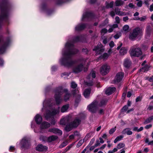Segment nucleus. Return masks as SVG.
Listing matches in <instances>:
<instances>
[{
    "label": "nucleus",
    "mask_w": 153,
    "mask_h": 153,
    "mask_svg": "<svg viewBox=\"0 0 153 153\" xmlns=\"http://www.w3.org/2000/svg\"><path fill=\"white\" fill-rule=\"evenodd\" d=\"M110 69V66L107 64L102 65L100 69V73L102 75H106L109 72Z\"/></svg>",
    "instance_id": "nucleus-10"
},
{
    "label": "nucleus",
    "mask_w": 153,
    "mask_h": 153,
    "mask_svg": "<svg viewBox=\"0 0 153 153\" xmlns=\"http://www.w3.org/2000/svg\"><path fill=\"white\" fill-rule=\"evenodd\" d=\"M146 19L145 17H143L141 18H139L138 17H135L134 18V19L135 20H140V21H144Z\"/></svg>",
    "instance_id": "nucleus-41"
},
{
    "label": "nucleus",
    "mask_w": 153,
    "mask_h": 153,
    "mask_svg": "<svg viewBox=\"0 0 153 153\" xmlns=\"http://www.w3.org/2000/svg\"><path fill=\"white\" fill-rule=\"evenodd\" d=\"M152 126V124H149L148 125H147L145 127V128L146 129H148L151 128Z\"/></svg>",
    "instance_id": "nucleus-59"
},
{
    "label": "nucleus",
    "mask_w": 153,
    "mask_h": 153,
    "mask_svg": "<svg viewBox=\"0 0 153 153\" xmlns=\"http://www.w3.org/2000/svg\"><path fill=\"white\" fill-rule=\"evenodd\" d=\"M50 126V124L49 123L47 122H44L41 125L40 128L41 129H46L49 127Z\"/></svg>",
    "instance_id": "nucleus-20"
},
{
    "label": "nucleus",
    "mask_w": 153,
    "mask_h": 153,
    "mask_svg": "<svg viewBox=\"0 0 153 153\" xmlns=\"http://www.w3.org/2000/svg\"><path fill=\"white\" fill-rule=\"evenodd\" d=\"M131 64V62L130 59H126L124 61V65L126 68H129Z\"/></svg>",
    "instance_id": "nucleus-24"
},
{
    "label": "nucleus",
    "mask_w": 153,
    "mask_h": 153,
    "mask_svg": "<svg viewBox=\"0 0 153 153\" xmlns=\"http://www.w3.org/2000/svg\"><path fill=\"white\" fill-rule=\"evenodd\" d=\"M118 150L117 148H114L113 150H110L108 152V153H114L117 152Z\"/></svg>",
    "instance_id": "nucleus-48"
},
{
    "label": "nucleus",
    "mask_w": 153,
    "mask_h": 153,
    "mask_svg": "<svg viewBox=\"0 0 153 153\" xmlns=\"http://www.w3.org/2000/svg\"><path fill=\"white\" fill-rule=\"evenodd\" d=\"M49 132H52L55 134H57L59 135L62 134V131L56 128H50L48 129Z\"/></svg>",
    "instance_id": "nucleus-15"
},
{
    "label": "nucleus",
    "mask_w": 153,
    "mask_h": 153,
    "mask_svg": "<svg viewBox=\"0 0 153 153\" xmlns=\"http://www.w3.org/2000/svg\"><path fill=\"white\" fill-rule=\"evenodd\" d=\"M72 94L76 97H77L78 100H79L81 97V95L79 93L78 90L76 89L72 91Z\"/></svg>",
    "instance_id": "nucleus-23"
},
{
    "label": "nucleus",
    "mask_w": 153,
    "mask_h": 153,
    "mask_svg": "<svg viewBox=\"0 0 153 153\" xmlns=\"http://www.w3.org/2000/svg\"><path fill=\"white\" fill-rule=\"evenodd\" d=\"M86 25L84 24H79L78 25L75 27V30L76 31H80L84 29L86 27Z\"/></svg>",
    "instance_id": "nucleus-18"
},
{
    "label": "nucleus",
    "mask_w": 153,
    "mask_h": 153,
    "mask_svg": "<svg viewBox=\"0 0 153 153\" xmlns=\"http://www.w3.org/2000/svg\"><path fill=\"white\" fill-rule=\"evenodd\" d=\"M142 1H140L137 3V5L139 7H140L142 6Z\"/></svg>",
    "instance_id": "nucleus-54"
},
{
    "label": "nucleus",
    "mask_w": 153,
    "mask_h": 153,
    "mask_svg": "<svg viewBox=\"0 0 153 153\" xmlns=\"http://www.w3.org/2000/svg\"><path fill=\"white\" fill-rule=\"evenodd\" d=\"M92 136V133L91 132H90L87 134L86 137H87L88 138H90Z\"/></svg>",
    "instance_id": "nucleus-61"
},
{
    "label": "nucleus",
    "mask_w": 153,
    "mask_h": 153,
    "mask_svg": "<svg viewBox=\"0 0 153 153\" xmlns=\"http://www.w3.org/2000/svg\"><path fill=\"white\" fill-rule=\"evenodd\" d=\"M48 148L46 146L42 145H39L36 148V150L39 151H42L47 150Z\"/></svg>",
    "instance_id": "nucleus-22"
},
{
    "label": "nucleus",
    "mask_w": 153,
    "mask_h": 153,
    "mask_svg": "<svg viewBox=\"0 0 153 153\" xmlns=\"http://www.w3.org/2000/svg\"><path fill=\"white\" fill-rule=\"evenodd\" d=\"M108 19H105L104 22L102 24L99 25L100 27L101 28L105 26V25L108 23Z\"/></svg>",
    "instance_id": "nucleus-40"
},
{
    "label": "nucleus",
    "mask_w": 153,
    "mask_h": 153,
    "mask_svg": "<svg viewBox=\"0 0 153 153\" xmlns=\"http://www.w3.org/2000/svg\"><path fill=\"white\" fill-rule=\"evenodd\" d=\"M20 145L22 148H27L30 146L29 139L26 137L23 138L20 142Z\"/></svg>",
    "instance_id": "nucleus-9"
},
{
    "label": "nucleus",
    "mask_w": 153,
    "mask_h": 153,
    "mask_svg": "<svg viewBox=\"0 0 153 153\" xmlns=\"http://www.w3.org/2000/svg\"><path fill=\"white\" fill-rule=\"evenodd\" d=\"M68 143V140H66L64 142H63L59 146V148H62L66 146Z\"/></svg>",
    "instance_id": "nucleus-35"
},
{
    "label": "nucleus",
    "mask_w": 153,
    "mask_h": 153,
    "mask_svg": "<svg viewBox=\"0 0 153 153\" xmlns=\"http://www.w3.org/2000/svg\"><path fill=\"white\" fill-rule=\"evenodd\" d=\"M34 119L36 123L40 124L42 121V118L41 116L39 114H37L34 117Z\"/></svg>",
    "instance_id": "nucleus-17"
},
{
    "label": "nucleus",
    "mask_w": 153,
    "mask_h": 153,
    "mask_svg": "<svg viewBox=\"0 0 153 153\" xmlns=\"http://www.w3.org/2000/svg\"><path fill=\"white\" fill-rule=\"evenodd\" d=\"M143 35L142 30L139 27H137L133 29L130 32L129 36L130 39L132 40H134L136 39Z\"/></svg>",
    "instance_id": "nucleus-6"
},
{
    "label": "nucleus",
    "mask_w": 153,
    "mask_h": 153,
    "mask_svg": "<svg viewBox=\"0 0 153 153\" xmlns=\"http://www.w3.org/2000/svg\"><path fill=\"white\" fill-rule=\"evenodd\" d=\"M99 0H90L89 1V3L90 4H94L96 1H98Z\"/></svg>",
    "instance_id": "nucleus-60"
},
{
    "label": "nucleus",
    "mask_w": 153,
    "mask_h": 153,
    "mask_svg": "<svg viewBox=\"0 0 153 153\" xmlns=\"http://www.w3.org/2000/svg\"><path fill=\"white\" fill-rule=\"evenodd\" d=\"M48 137H46V136H41L40 138L39 139L40 140H42L43 141H48Z\"/></svg>",
    "instance_id": "nucleus-39"
},
{
    "label": "nucleus",
    "mask_w": 153,
    "mask_h": 153,
    "mask_svg": "<svg viewBox=\"0 0 153 153\" xmlns=\"http://www.w3.org/2000/svg\"><path fill=\"white\" fill-rule=\"evenodd\" d=\"M80 37L77 36L71 41L69 40L66 43L65 46V49L62 51V54L63 58L60 60V63L65 66H71L76 63L79 64L74 66L73 68V71L76 73H78L84 69L85 71H86L88 68H84V65L85 60L81 58L77 61H73L71 59V57L73 55L77 53L78 51L74 48V42L80 41Z\"/></svg>",
    "instance_id": "nucleus-1"
},
{
    "label": "nucleus",
    "mask_w": 153,
    "mask_h": 153,
    "mask_svg": "<svg viewBox=\"0 0 153 153\" xmlns=\"http://www.w3.org/2000/svg\"><path fill=\"white\" fill-rule=\"evenodd\" d=\"M125 146V144L123 143H119L117 146V148L118 149H120L122 148H123Z\"/></svg>",
    "instance_id": "nucleus-38"
},
{
    "label": "nucleus",
    "mask_w": 153,
    "mask_h": 153,
    "mask_svg": "<svg viewBox=\"0 0 153 153\" xmlns=\"http://www.w3.org/2000/svg\"><path fill=\"white\" fill-rule=\"evenodd\" d=\"M91 91V90L90 89H86L85 90L83 94L85 98H87L89 97Z\"/></svg>",
    "instance_id": "nucleus-27"
},
{
    "label": "nucleus",
    "mask_w": 153,
    "mask_h": 153,
    "mask_svg": "<svg viewBox=\"0 0 153 153\" xmlns=\"http://www.w3.org/2000/svg\"><path fill=\"white\" fill-rule=\"evenodd\" d=\"M69 76V74L67 73H64L61 74V76L65 78Z\"/></svg>",
    "instance_id": "nucleus-49"
},
{
    "label": "nucleus",
    "mask_w": 153,
    "mask_h": 153,
    "mask_svg": "<svg viewBox=\"0 0 153 153\" xmlns=\"http://www.w3.org/2000/svg\"><path fill=\"white\" fill-rule=\"evenodd\" d=\"M51 104V101L46 100H45L43 103V108L42 110L43 111L44 110H46L44 115L47 120L53 117L54 115L58 113L59 111V107L58 109H55Z\"/></svg>",
    "instance_id": "nucleus-2"
},
{
    "label": "nucleus",
    "mask_w": 153,
    "mask_h": 153,
    "mask_svg": "<svg viewBox=\"0 0 153 153\" xmlns=\"http://www.w3.org/2000/svg\"><path fill=\"white\" fill-rule=\"evenodd\" d=\"M152 120H151L150 117L147 119L145 121V123L146 124L148 123L151 122Z\"/></svg>",
    "instance_id": "nucleus-52"
},
{
    "label": "nucleus",
    "mask_w": 153,
    "mask_h": 153,
    "mask_svg": "<svg viewBox=\"0 0 153 153\" xmlns=\"http://www.w3.org/2000/svg\"><path fill=\"white\" fill-rule=\"evenodd\" d=\"M123 137V136L122 135L117 136L114 140V143H117L118 141L120 140Z\"/></svg>",
    "instance_id": "nucleus-37"
},
{
    "label": "nucleus",
    "mask_w": 153,
    "mask_h": 153,
    "mask_svg": "<svg viewBox=\"0 0 153 153\" xmlns=\"http://www.w3.org/2000/svg\"><path fill=\"white\" fill-rule=\"evenodd\" d=\"M94 141L95 139L94 138H93L91 140L89 143L88 145V147H89L91 145L94 143Z\"/></svg>",
    "instance_id": "nucleus-53"
},
{
    "label": "nucleus",
    "mask_w": 153,
    "mask_h": 153,
    "mask_svg": "<svg viewBox=\"0 0 153 153\" xmlns=\"http://www.w3.org/2000/svg\"><path fill=\"white\" fill-rule=\"evenodd\" d=\"M107 102V100L106 99L102 100L101 101L100 103L98 104L97 101L95 100L88 106V109L89 111L92 113H95L98 109L99 106H102L105 105Z\"/></svg>",
    "instance_id": "nucleus-5"
},
{
    "label": "nucleus",
    "mask_w": 153,
    "mask_h": 153,
    "mask_svg": "<svg viewBox=\"0 0 153 153\" xmlns=\"http://www.w3.org/2000/svg\"><path fill=\"white\" fill-rule=\"evenodd\" d=\"M63 93L65 94L64 100L66 101L69 100L70 97V94L68 93V90L67 89H63L62 87H60L57 88L55 90V98L57 104H59L62 102V99L61 96L63 94Z\"/></svg>",
    "instance_id": "nucleus-3"
},
{
    "label": "nucleus",
    "mask_w": 153,
    "mask_h": 153,
    "mask_svg": "<svg viewBox=\"0 0 153 153\" xmlns=\"http://www.w3.org/2000/svg\"><path fill=\"white\" fill-rule=\"evenodd\" d=\"M145 142L146 143H147L148 145H153V140L149 142V140L148 138H146V139Z\"/></svg>",
    "instance_id": "nucleus-42"
},
{
    "label": "nucleus",
    "mask_w": 153,
    "mask_h": 153,
    "mask_svg": "<svg viewBox=\"0 0 153 153\" xmlns=\"http://www.w3.org/2000/svg\"><path fill=\"white\" fill-rule=\"evenodd\" d=\"M114 42L112 41L109 44V45L111 48H113L114 46Z\"/></svg>",
    "instance_id": "nucleus-56"
},
{
    "label": "nucleus",
    "mask_w": 153,
    "mask_h": 153,
    "mask_svg": "<svg viewBox=\"0 0 153 153\" xmlns=\"http://www.w3.org/2000/svg\"><path fill=\"white\" fill-rule=\"evenodd\" d=\"M72 146L73 145L71 144L67 146L65 149L64 150L63 152V153L66 152L68 151L71 148Z\"/></svg>",
    "instance_id": "nucleus-43"
},
{
    "label": "nucleus",
    "mask_w": 153,
    "mask_h": 153,
    "mask_svg": "<svg viewBox=\"0 0 153 153\" xmlns=\"http://www.w3.org/2000/svg\"><path fill=\"white\" fill-rule=\"evenodd\" d=\"M93 15L92 13L88 12L83 13L82 20L83 21L89 20L92 18Z\"/></svg>",
    "instance_id": "nucleus-14"
},
{
    "label": "nucleus",
    "mask_w": 153,
    "mask_h": 153,
    "mask_svg": "<svg viewBox=\"0 0 153 153\" xmlns=\"http://www.w3.org/2000/svg\"><path fill=\"white\" fill-rule=\"evenodd\" d=\"M15 149V148L14 146H11L9 148V150L10 151H12Z\"/></svg>",
    "instance_id": "nucleus-63"
},
{
    "label": "nucleus",
    "mask_w": 153,
    "mask_h": 153,
    "mask_svg": "<svg viewBox=\"0 0 153 153\" xmlns=\"http://www.w3.org/2000/svg\"><path fill=\"white\" fill-rule=\"evenodd\" d=\"M124 76V74L122 72H119L117 73L114 80V84H117L120 82Z\"/></svg>",
    "instance_id": "nucleus-12"
},
{
    "label": "nucleus",
    "mask_w": 153,
    "mask_h": 153,
    "mask_svg": "<svg viewBox=\"0 0 153 153\" xmlns=\"http://www.w3.org/2000/svg\"><path fill=\"white\" fill-rule=\"evenodd\" d=\"M129 27L127 25H125L123 27V30L125 31H127L129 29Z\"/></svg>",
    "instance_id": "nucleus-47"
},
{
    "label": "nucleus",
    "mask_w": 153,
    "mask_h": 153,
    "mask_svg": "<svg viewBox=\"0 0 153 153\" xmlns=\"http://www.w3.org/2000/svg\"><path fill=\"white\" fill-rule=\"evenodd\" d=\"M64 0H57V4H60L63 2Z\"/></svg>",
    "instance_id": "nucleus-62"
},
{
    "label": "nucleus",
    "mask_w": 153,
    "mask_h": 153,
    "mask_svg": "<svg viewBox=\"0 0 153 153\" xmlns=\"http://www.w3.org/2000/svg\"><path fill=\"white\" fill-rule=\"evenodd\" d=\"M68 121V118L65 117L62 119L60 122V123L62 125H65Z\"/></svg>",
    "instance_id": "nucleus-29"
},
{
    "label": "nucleus",
    "mask_w": 153,
    "mask_h": 153,
    "mask_svg": "<svg viewBox=\"0 0 153 153\" xmlns=\"http://www.w3.org/2000/svg\"><path fill=\"white\" fill-rule=\"evenodd\" d=\"M127 49L125 47H122L120 50V54L121 55H124L126 53Z\"/></svg>",
    "instance_id": "nucleus-28"
},
{
    "label": "nucleus",
    "mask_w": 153,
    "mask_h": 153,
    "mask_svg": "<svg viewBox=\"0 0 153 153\" xmlns=\"http://www.w3.org/2000/svg\"><path fill=\"white\" fill-rule=\"evenodd\" d=\"M129 52L131 56L139 57L142 54L141 50L138 47V45L137 44L131 47Z\"/></svg>",
    "instance_id": "nucleus-7"
},
{
    "label": "nucleus",
    "mask_w": 153,
    "mask_h": 153,
    "mask_svg": "<svg viewBox=\"0 0 153 153\" xmlns=\"http://www.w3.org/2000/svg\"><path fill=\"white\" fill-rule=\"evenodd\" d=\"M58 138V137L56 135H51L48 137V142H51L56 140Z\"/></svg>",
    "instance_id": "nucleus-25"
},
{
    "label": "nucleus",
    "mask_w": 153,
    "mask_h": 153,
    "mask_svg": "<svg viewBox=\"0 0 153 153\" xmlns=\"http://www.w3.org/2000/svg\"><path fill=\"white\" fill-rule=\"evenodd\" d=\"M116 90L115 87H109L105 91V94L108 95H109L113 93Z\"/></svg>",
    "instance_id": "nucleus-19"
},
{
    "label": "nucleus",
    "mask_w": 153,
    "mask_h": 153,
    "mask_svg": "<svg viewBox=\"0 0 153 153\" xmlns=\"http://www.w3.org/2000/svg\"><path fill=\"white\" fill-rule=\"evenodd\" d=\"M69 107L68 104H67L63 106L61 108V111L63 113L66 112L68 110Z\"/></svg>",
    "instance_id": "nucleus-31"
},
{
    "label": "nucleus",
    "mask_w": 153,
    "mask_h": 153,
    "mask_svg": "<svg viewBox=\"0 0 153 153\" xmlns=\"http://www.w3.org/2000/svg\"><path fill=\"white\" fill-rule=\"evenodd\" d=\"M115 22L117 24H119L120 22V19L119 17L117 16L115 18Z\"/></svg>",
    "instance_id": "nucleus-50"
},
{
    "label": "nucleus",
    "mask_w": 153,
    "mask_h": 153,
    "mask_svg": "<svg viewBox=\"0 0 153 153\" xmlns=\"http://www.w3.org/2000/svg\"><path fill=\"white\" fill-rule=\"evenodd\" d=\"M128 106L126 105H125L122 108V110L123 111H126V110L128 109Z\"/></svg>",
    "instance_id": "nucleus-51"
},
{
    "label": "nucleus",
    "mask_w": 153,
    "mask_h": 153,
    "mask_svg": "<svg viewBox=\"0 0 153 153\" xmlns=\"http://www.w3.org/2000/svg\"><path fill=\"white\" fill-rule=\"evenodd\" d=\"M109 55L106 53H104L102 55H101L99 57V59H107Z\"/></svg>",
    "instance_id": "nucleus-34"
},
{
    "label": "nucleus",
    "mask_w": 153,
    "mask_h": 153,
    "mask_svg": "<svg viewBox=\"0 0 153 153\" xmlns=\"http://www.w3.org/2000/svg\"><path fill=\"white\" fill-rule=\"evenodd\" d=\"M115 3L116 6H119L123 5L124 2L121 0H117L116 1Z\"/></svg>",
    "instance_id": "nucleus-33"
},
{
    "label": "nucleus",
    "mask_w": 153,
    "mask_h": 153,
    "mask_svg": "<svg viewBox=\"0 0 153 153\" xmlns=\"http://www.w3.org/2000/svg\"><path fill=\"white\" fill-rule=\"evenodd\" d=\"M141 98L140 97H138L136 99V102H138L141 101Z\"/></svg>",
    "instance_id": "nucleus-58"
},
{
    "label": "nucleus",
    "mask_w": 153,
    "mask_h": 153,
    "mask_svg": "<svg viewBox=\"0 0 153 153\" xmlns=\"http://www.w3.org/2000/svg\"><path fill=\"white\" fill-rule=\"evenodd\" d=\"M0 9L1 10V14L0 16V25L1 22L3 20H7L8 13L7 4L4 2L0 5Z\"/></svg>",
    "instance_id": "nucleus-4"
},
{
    "label": "nucleus",
    "mask_w": 153,
    "mask_h": 153,
    "mask_svg": "<svg viewBox=\"0 0 153 153\" xmlns=\"http://www.w3.org/2000/svg\"><path fill=\"white\" fill-rule=\"evenodd\" d=\"M149 10L151 12L153 11V4L150 6Z\"/></svg>",
    "instance_id": "nucleus-64"
},
{
    "label": "nucleus",
    "mask_w": 153,
    "mask_h": 153,
    "mask_svg": "<svg viewBox=\"0 0 153 153\" xmlns=\"http://www.w3.org/2000/svg\"><path fill=\"white\" fill-rule=\"evenodd\" d=\"M114 2L111 1L110 3H108L107 2H105V5L106 7L107 8H112L113 7Z\"/></svg>",
    "instance_id": "nucleus-36"
},
{
    "label": "nucleus",
    "mask_w": 153,
    "mask_h": 153,
    "mask_svg": "<svg viewBox=\"0 0 153 153\" xmlns=\"http://www.w3.org/2000/svg\"><path fill=\"white\" fill-rule=\"evenodd\" d=\"M10 43V39H7L6 41H3L2 42V45L0 48V53L2 54L5 51L7 47Z\"/></svg>",
    "instance_id": "nucleus-11"
},
{
    "label": "nucleus",
    "mask_w": 153,
    "mask_h": 153,
    "mask_svg": "<svg viewBox=\"0 0 153 153\" xmlns=\"http://www.w3.org/2000/svg\"><path fill=\"white\" fill-rule=\"evenodd\" d=\"M81 121V119L80 118L76 117L71 123L74 127H76L80 124Z\"/></svg>",
    "instance_id": "nucleus-16"
},
{
    "label": "nucleus",
    "mask_w": 153,
    "mask_h": 153,
    "mask_svg": "<svg viewBox=\"0 0 153 153\" xmlns=\"http://www.w3.org/2000/svg\"><path fill=\"white\" fill-rule=\"evenodd\" d=\"M149 67L148 65H146L140 69L139 71L140 72H145L148 71L149 69Z\"/></svg>",
    "instance_id": "nucleus-32"
},
{
    "label": "nucleus",
    "mask_w": 153,
    "mask_h": 153,
    "mask_svg": "<svg viewBox=\"0 0 153 153\" xmlns=\"http://www.w3.org/2000/svg\"><path fill=\"white\" fill-rule=\"evenodd\" d=\"M120 36V34H117L114 36V37L115 39H117L119 38Z\"/></svg>",
    "instance_id": "nucleus-57"
},
{
    "label": "nucleus",
    "mask_w": 153,
    "mask_h": 153,
    "mask_svg": "<svg viewBox=\"0 0 153 153\" xmlns=\"http://www.w3.org/2000/svg\"><path fill=\"white\" fill-rule=\"evenodd\" d=\"M74 127L73 126V125L71 123L70 124L67 125L65 127V130L67 131H70Z\"/></svg>",
    "instance_id": "nucleus-30"
},
{
    "label": "nucleus",
    "mask_w": 153,
    "mask_h": 153,
    "mask_svg": "<svg viewBox=\"0 0 153 153\" xmlns=\"http://www.w3.org/2000/svg\"><path fill=\"white\" fill-rule=\"evenodd\" d=\"M77 86V85L75 82H72L71 83V87L73 88H75Z\"/></svg>",
    "instance_id": "nucleus-45"
},
{
    "label": "nucleus",
    "mask_w": 153,
    "mask_h": 153,
    "mask_svg": "<svg viewBox=\"0 0 153 153\" xmlns=\"http://www.w3.org/2000/svg\"><path fill=\"white\" fill-rule=\"evenodd\" d=\"M123 134H127L128 135H131L132 134L133 132L129 128H127L124 129L122 132Z\"/></svg>",
    "instance_id": "nucleus-21"
},
{
    "label": "nucleus",
    "mask_w": 153,
    "mask_h": 153,
    "mask_svg": "<svg viewBox=\"0 0 153 153\" xmlns=\"http://www.w3.org/2000/svg\"><path fill=\"white\" fill-rule=\"evenodd\" d=\"M84 142V140H80L78 142L77 145V147H79L81 146L82 145Z\"/></svg>",
    "instance_id": "nucleus-44"
},
{
    "label": "nucleus",
    "mask_w": 153,
    "mask_h": 153,
    "mask_svg": "<svg viewBox=\"0 0 153 153\" xmlns=\"http://www.w3.org/2000/svg\"><path fill=\"white\" fill-rule=\"evenodd\" d=\"M95 77V72L94 71H92L87 77V78L88 81L85 82V85L88 86L92 85H93V79Z\"/></svg>",
    "instance_id": "nucleus-8"
},
{
    "label": "nucleus",
    "mask_w": 153,
    "mask_h": 153,
    "mask_svg": "<svg viewBox=\"0 0 153 153\" xmlns=\"http://www.w3.org/2000/svg\"><path fill=\"white\" fill-rule=\"evenodd\" d=\"M102 45L100 43L98 44L97 46L93 49V51H96V56L101 54L104 51V49L102 48Z\"/></svg>",
    "instance_id": "nucleus-13"
},
{
    "label": "nucleus",
    "mask_w": 153,
    "mask_h": 153,
    "mask_svg": "<svg viewBox=\"0 0 153 153\" xmlns=\"http://www.w3.org/2000/svg\"><path fill=\"white\" fill-rule=\"evenodd\" d=\"M115 12L117 15L119 16H123L126 15L124 13L120 11V9L118 7L116 8L115 9Z\"/></svg>",
    "instance_id": "nucleus-26"
},
{
    "label": "nucleus",
    "mask_w": 153,
    "mask_h": 153,
    "mask_svg": "<svg viewBox=\"0 0 153 153\" xmlns=\"http://www.w3.org/2000/svg\"><path fill=\"white\" fill-rule=\"evenodd\" d=\"M116 126H115L114 127L112 128L109 131V133L110 134H112L116 130Z\"/></svg>",
    "instance_id": "nucleus-46"
},
{
    "label": "nucleus",
    "mask_w": 153,
    "mask_h": 153,
    "mask_svg": "<svg viewBox=\"0 0 153 153\" xmlns=\"http://www.w3.org/2000/svg\"><path fill=\"white\" fill-rule=\"evenodd\" d=\"M107 32V29H105V28H103V29H102L101 30V33L102 34V33H103V34H105V33H106Z\"/></svg>",
    "instance_id": "nucleus-55"
}]
</instances>
